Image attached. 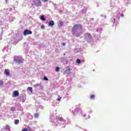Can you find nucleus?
<instances>
[{
    "mask_svg": "<svg viewBox=\"0 0 131 131\" xmlns=\"http://www.w3.org/2000/svg\"><path fill=\"white\" fill-rule=\"evenodd\" d=\"M14 61L18 64H23L24 63V58L16 55L14 57Z\"/></svg>",
    "mask_w": 131,
    "mask_h": 131,
    "instance_id": "1",
    "label": "nucleus"
},
{
    "mask_svg": "<svg viewBox=\"0 0 131 131\" xmlns=\"http://www.w3.org/2000/svg\"><path fill=\"white\" fill-rule=\"evenodd\" d=\"M79 29H82V25L81 24L74 25L72 29L73 33H75V31L79 30Z\"/></svg>",
    "mask_w": 131,
    "mask_h": 131,
    "instance_id": "2",
    "label": "nucleus"
},
{
    "mask_svg": "<svg viewBox=\"0 0 131 131\" xmlns=\"http://www.w3.org/2000/svg\"><path fill=\"white\" fill-rule=\"evenodd\" d=\"M33 3L34 4V6L36 7H39L41 6V2L39 0H34Z\"/></svg>",
    "mask_w": 131,
    "mask_h": 131,
    "instance_id": "3",
    "label": "nucleus"
},
{
    "mask_svg": "<svg viewBox=\"0 0 131 131\" xmlns=\"http://www.w3.org/2000/svg\"><path fill=\"white\" fill-rule=\"evenodd\" d=\"M28 34H32V31L27 29L24 31V35H27Z\"/></svg>",
    "mask_w": 131,
    "mask_h": 131,
    "instance_id": "4",
    "label": "nucleus"
},
{
    "mask_svg": "<svg viewBox=\"0 0 131 131\" xmlns=\"http://www.w3.org/2000/svg\"><path fill=\"white\" fill-rule=\"evenodd\" d=\"M65 73H66V74H70V73H71V71H70V67H68L67 68V70L65 71Z\"/></svg>",
    "mask_w": 131,
    "mask_h": 131,
    "instance_id": "5",
    "label": "nucleus"
},
{
    "mask_svg": "<svg viewBox=\"0 0 131 131\" xmlns=\"http://www.w3.org/2000/svg\"><path fill=\"white\" fill-rule=\"evenodd\" d=\"M4 72L7 76H10V70L8 69H6Z\"/></svg>",
    "mask_w": 131,
    "mask_h": 131,
    "instance_id": "6",
    "label": "nucleus"
},
{
    "mask_svg": "<svg viewBox=\"0 0 131 131\" xmlns=\"http://www.w3.org/2000/svg\"><path fill=\"white\" fill-rule=\"evenodd\" d=\"M86 40H90V39H91V38L93 37H92V35H91V34H87V35L86 36Z\"/></svg>",
    "mask_w": 131,
    "mask_h": 131,
    "instance_id": "7",
    "label": "nucleus"
},
{
    "mask_svg": "<svg viewBox=\"0 0 131 131\" xmlns=\"http://www.w3.org/2000/svg\"><path fill=\"white\" fill-rule=\"evenodd\" d=\"M18 96H19V92H18V91L13 92V97H18Z\"/></svg>",
    "mask_w": 131,
    "mask_h": 131,
    "instance_id": "8",
    "label": "nucleus"
},
{
    "mask_svg": "<svg viewBox=\"0 0 131 131\" xmlns=\"http://www.w3.org/2000/svg\"><path fill=\"white\" fill-rule=\"evenodd\" d=\"M54 24L55 23L53 20H51L49 23L48 25L49 26H54Z\"/></svg>",
    "mask_w": 131,
    "mask_h": 131,
    "instance_id": "9",
    "label": "nucleus"
},
{
    "mask_svg": "<svg viewBox=\"0 0 131 131\" xmlns=\"http://www.w3.org/2000/svg\"><path fill=\"white\" fill-rule=\"evenodd\" d=\"M39 115V114L38 113H35V114H34V116L36 118H37V117H38Z\"/></svg>",
    "mask_w": 131,
    "mask_h": 131,
    "instance_id": "10",
    "label": "nucleus"
},
{
    "mask_svg": "<svg viewBox=\"0 0 131 131\" xmlns=\"http://www.w3.org/2000/svg\"><path fill=\"white\" fill-rule=\"evenodd\" d=\"M56 72H59L60 71V67H57L56 68Z\"/></svg>",
    "mask_w": 131,
    "mask_h": 131,
    "instance_id": "11",
    "label": "nucleus"
},
{
    "mask_svg": "<svg viewBox=\"0 0 131 131\" xmlns=\"http://www.w3.org/2000/svg\"><path fill=\"white\" fill-rule=\"evenodd\" d=\"M77 64H80V63H81V60H80V59L78 58L77 59Z\"/></svg>",
    "mask_w": 131,
    "mask_h": 131,
    "instance_id": "12",
    "label": "nucleus"
},
{
    "mask_svg": "<svg viewBox=\"0 0 131 131\" xmlns=\"http://www.w3.org/2000/svg\"><path fill=\"white\" fill-rule=\"evenodd\" d=\"M40 19H41V20H42V21H45V20H46V18H45V16H41L40 17Z\"/></svg>",
    "mask_w": 131,
    "mask_h": 131,
    "instance_id": "13",
    "label": "nucleus"
},
{
    "mask_svg": "<svg viewBox=\"0 0 131 131\" xmlns=\"http://www.w3.org/2000/svg\"><path fill=\"white\" fill-rule=\"evenodd\" d=\"M95 95H92L91 96V99H92V100H94V99H95Z\"/></svg>",
    "mask_w": 131,
    "mask_h": 131,
    "instance_id": "14",
    "label": "nucleus"
},
{
    "mask_svg": "<svg viewBox=\"0 0 131 131\" xmlns=\"http://www.w3.org/2000/svg\"><path fill=\"white\" fill-rule=\"evenodd\" d=\"M58 120H59V121H63V120H64V119L62 117H59L58 118Z\"/></svg>",
    "mask_w": 131,
    "mask_h": 131,
    "instance_id": "15",
    "label": "nucleus"
},
{
    "mask_svg": "<svg viewBox=\"0 0 131 131\" xmlns=\"http://www.w3.org/2000/svg\"><path fill=\"white\" fill-rule=\"evenodd\" d=\"M15 124H19V120H16L14 122Z\"/></svg>",
    "mask_w": 131,
    "mask_h": 131,
    "instance_id": "16",
    "label": "nucleus"
},
{
    "mask_svg": "<svg viewBox=\"0 0 131 131\" xmlns=\"http://www.w3.org/2000/svg\"><path fill=\"white\" fill-rule=\"evenodd\" d=\"M28 90H29V91L32 93V88L31 87H28Z\"/></svg>",
    "mask_w": 131,
    "mask_h": 131,
    "instance_id": "17",
    "label": "nucleus"
},
{
    "mask_svg": "<svg viewBox=\"0 0 131 131\" xmlns=\"http://www.w3.org/2000/svg\"><path fill=\"white\" fill-rule=\"evenodd\" d=\"M3 84H4V81L0 80V85L2 86Z\"/></svg>",
    "mask_w": 131,
    "mask_h": 131,
    "instance_id": "18",
    "label": "nucleus"
},
{
    "mask_svg": "<svg viewBox=\"0 0 131 131\" xmlns=\"http://www.w3.org/2000/svg\"><path fill=\"white\" fill-rule=\"evenodd\" d=\"M15 110H16V108H15V107H11V111H15Z\"/></svg>",
    "mask_w": 131,
    "mask_h": 131,
    "instance_id": "19",
    "label": "nucleus"
},
{
    "mask_svg": "<svg viewBox=\"0 0 131 131\" xmlns=\"http://www.w3.org/2000/svg\"><path fill=\"white\" fill-rule=\"evenodd\" d=\"M5 129H10V126L7 125V126L5 127Z\"/></svg>",
    "mask_w": 131,
    "mask_h": 131,
    "instance_id": "20",
    "label": "nucleus"
},
{
    "mask_svg": "<svg viewBox=\"0 0 131 131\" xmlns=\"http://www.w3.org/2000/svg\"><path fill=\"white\" fill-rule=\"evenodd\" d=\"M63 21H59V25H60V26H63Z\"/></svg>",
    "mask_w": 131,
    "mask_h": 131,
    "instance_id": "21",
    "label": "nucleus"
},
{
    "mask_svg": "<svg viewBox=\"0 0 131 131\" xmlns=\"http://www.w3.org/2000/svg\"><path fill=\"white\" fill-rule=\"evenodd\" d=\"M43 79H44V80H49V79H48V77H43Z\"/></svg>",
    "mask_w": 131,
    "mask_h": 131,
    "instance_id": "22",
    "label": "nucleus"
},
{
    "mask_svg": "<svg viewBox=\"0 0 131 131\" xmlns=\"http://www.w3.org/2000/svg\"><path fill=\"white\" fill-rule=\"evenodd\" d=\"M61 99H62V97H60L57 99V101H61Z\"/></svg>",
    "mask_w": 131,
    "mask_h": 131,
    "instance_id": "23",
    "label": "nucleus"
},
{
    "mask_svg": "<svg viewBox=\"0 0 131 131\" xmlns=\"http://www.w3.org/2000/svg\"><path fill=\"white\" fill-rule=\"evenodd\" d=\"M21 131H28V129L27 128H24V129H22Z\"/></svg>",
    "mask_w": 131,
    "mask_h": 131,
    "instance_id": "24",
    "label": "nucleus"
},
{
    "mask_svg": "<svg viewBox=\"0 0 131 131\" xmlns=\"http://www.w3.org/2000/svg\"><path fill=\"white\" fill-rule=\"evenodd\" d=\"M42 2H43V3H46V2H49V0H42Z\"/></svg>",
    "mask_w": 131,
    "mask_h": 131,
    "instance_id": "25",
    "label": "nucleus"
},
{
    "mask_svg": "<svg viewBox=\"0 0 131 131\" xmlns=\"http://www.w3.org/2000/svg\"><path fill=\"white\" fill-rule=\"evenodd\" d=\"M41 28H45V26L44 25H42L41 26Z\"/></svg>",
    "mask_w": 131,
    "mask_h": 131,
    "instance_id": "26",
    "label": "nucleus"
},
{
    "mask_svg": "<svg viewBox=\"0 0 131 131\" xmlns=\"http://www.w3.org/2000/svg\"><path fill=\"white\" fill-rule=\"evenodd\" d=\"M62 46H66V44L65 43H62Z\"/></svg>",
    "mask_w": 131,
    "mask_h": 131,
    "instance_id": "27",
    "label": "nucleus"
},
{
    "mask_svg": "<svg viewBox=\"0 0 131 131\" xmlns=\"http://www.w3.org/2000/svg\"><path fill=\"white\" fill-rule=\"evenodd\" d=\"M113 23H115V19H114Z\"/></svg>",
    "mask_w": 131,
    "mask_h": 131,
    "instance_id": "28",
    "label": "nucleus"
},
{
    "mask_svg": "<svg viewBox=\"0 0 131 131\" xmlns=\"http://www.w3.org/2000/svg\"><path fill=\"white\" fill-rule=\"evenodd\" d=\"M29 131H31V129H29Z\"/></svg>",
    "mask_w": 131,
    "mask_h": 131,
    "instance_id": "29",
    "label": "nucleus"
},
{
    "mask_svg": "<svg viewBox=\"0 0 131 131\" xmlns=\"http://www.w3.org/2000/svg\"><path fill=\"white\" fill-rule=\"evenodd\" d=\"M72 1H74V0H72Z\"/></svg>",
    "mask_w": 131,
    "mask_h": 131,
    "instance_id": "30",
    "label": "nucleus"
}]
</instances>
